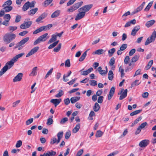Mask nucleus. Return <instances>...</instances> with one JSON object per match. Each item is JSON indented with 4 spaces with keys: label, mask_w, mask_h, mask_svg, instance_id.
I'll return each instance as SVG.
<instances>
[{
    "label": "nucleus",
    "mask_w": 156,
    "mask_h": 156,
    "mask_svg": "<svg viewBox=\"0 0 156 156\" xmlns=\"http://www.w3.org/2000/svg\"><path fill=\"white\" fill-rule=\"evenodd\" d=\"M53 70V68H51L48 71L45 76L44 78L45 79L47 78L52 73Z\"/></svg>",
    "instance_id": "obj_44"
},
{
    "label": "nucleus",
    "mask_w": 156,
    "mask_h": 156,
    "mask_svg": "<svg viewBox=\"0 0 156 156\" xmlns=\"http://www.w3.org/2000/svg\"><path fill=\"white\" fill-rule=\"evenodd\" d=\"M3 8L2 9L5 12H8L12 10V7L11 6H2Z\"/></svg>",
    "instance_id": "obj_19"
},
{
    "label": "nucleus",
    "mask_w": 156,
    "mask_h": 156,
    "mask_svg": "<svg viewBox=\"0 0 156 156\" xmlns=\"http://www.w3.org/2000/svg\"><path fill=\"white\" fill-rule=\"evenodd\" d=\"M124 90L123 89H122L118 94V95H121L119 98V99L120 100H122L127 96V90L126 89L123 91Z\"/></svg>",
    "instance_id": "obj_5"
},
{
    "label": "nucleus",
    "mask_w": 156,
    "mask_h": 156,
    "mask_svg": "<svg viewBox=\"0 0 156 156\" xmlns=\"http://www.w3.org/2000/svg\"><path fill=\"white\" fill-rule=\"evenodd\" d=\"M68 120V118L67 117L64 118L62 119L60 121V123L63 124L65 123Z\"/></svg>",
    "instance_id": "obj_53"
},
{
    "label": "nucleus",
    "mask_w": 156,
    "mask_h": 156,
    "mask_svg": "<svg viewBox=\"0 0 156 156\" xmlns=\"http://www.w3.org/2000/svg\"><path fill=\"white\" fill-rule=\"evenodd\" d=\"M65 66L67 67H69L70 66V63L69 59L66 60L65 62Z\"/></svg>",
    "instance_id": "obj_61"
},
{
    "label": "nucleus",
    "mask_w": 156,
    "mask_h": 156,
    "mask_svg": "<svg viewBox=\"0 0 156 156\" xmlns=\"http://www.w3.org/2000/svg\"><path fill=\"white\" fill-rule=\"evenodd\" d=\"M29 39V37H27L23 39L20 42L17 43L16 46L15 47V48H18L19 50L22 49L24 47V44L28 41Z\"/></svg>",
    "instance_id": "obj_3"
},
{
    "label": "nucleus",
    "mask_w": 156,
    "mask_h": 156,
    "mask_svg": "<svg viewBox=\"0 0 156 156\" xmlns=\"http://www.w3.org/2000/svg\"><path fill=\"white\" fill-rule=\"evenodd\" d=\"M47 16V13L45 12L43 13L36 20V22L38 23H39V22L45 18Z\"/></svg>",
    "instance_id": "obj_13"
},
{
    "label": "nucleus",
    "mask_w": 156,
    "mask_h": 156,
    "mask_svg": "<svg viewBox=\"0 0 156 156\" xmlns=\"http://www.w3.org/2000/svg\"><path fill=\"white\" fill-rule=\"evenodd\" d=\"M56 154L55 151L51 150L50 151H48L46 153H44V156H54Z\"/></svg>",
    "instance_id": "obj_17"
},
{
    "label": "nucleus",
    "mask_w": 156,
    "mask_h": 156,
    "mask_svg": "<svg viewBox=\"0 0 156 156\" xmlns=\"http://www.w3.org/2000/svg\"><path fill=\"white\" fill-rule=\"evenodd\" d=\"M48 34L47 33H46L39 37L42 42L45 41L49 37L47 36Z\"/></svg>",
    "instance_id": "obj_18"
},
{
    "label": "nucleus",
    "mask_w": 156,
    "mask_h": 156,
    "mask_svg": "<svg viewBox=\"0 0 156 156\" xmlns=\"http://www.w3.org/2000/svg\"><path fill=\"white\" fill-rule=\"evenodd\" d=\"M153 4V1L150 2L147 5L146 7L144 9V11H148L150 9L151 7L152 6Z\"/></svg>",
    "instance_id": "obj_39"
},
{
    "label": "nucleus",
    "mask_w": 156,
    "mask_h": 156,
    "mask_svg": "<svg viewBox=\"0 0 156 156\" xmlns=\"http://www.w3.org/2000/svg\"><path fill=\"white\" fill-rule=\"evenodd\" d=\"M12 4V1L11 0H9L5 2L2 5V6H10Z\"/></svg>",
    "instance_id": "obj_37"
},
{
    "label": "nucleus",
    "mask_w": 156,
    "mask_h": 156,
    "mask_svg": "<svg viewBox=\"0 0 156 156\" xmlns=\"http://www.w3.org/2000/svg\"><path fill=\"white\" fill-rule=\"evenodd\" d=\"M23 76L22 73H19L13 79V82H15L17 81H20L22 79Z\"/></svg>",
    "instance_id": "obj_12"
},
{
    "label": "nucleus",
    "mask_w": 156,
    "mask_h": 156,
    "mask_svg": "<svg viewBox=\"0 0 156 156\" xmlns=\"http://www.w3.org/2000/svg\"><path fill=\"white\" fill-rule=\"evenodd\" d=\"M78 13L76 15L75 17V20L76 21L80 20L84 18L85 16V14H84V12H83L81 10H80L79 9H78Z\"/></svg>",
    "instance_id": "obj_8"
},
{
    "label": "nucleus",
    "mask_w": 156,
    "mask_h": 156,
    "mask_svg": "<svg viewBox=\"0 0 156 156\" xmlns=\"http://www.w3.org/2000/svg\"><path fill=\"white\" fill-rule=\"evenodd\" d=\"M156 37V31L154 30L152 33L151 36L148 37L145 43V45H147L151 43L154 41Z\"/></svg>",
    "instance_id": "obj_4"
},
{
    "label": "nucleus",
    "mask_w": 156,
    "mask_h": 156,
    "mask_svg": "<svg viewBox=\"0 0 156 156\" xmlns=\"http://www.w3.org/2000/svg\"><path fill=\"white\" fill-rule=\"evenodd\" d=\"M33 121V118L27 120L26 122V124L27 125H28L32 123Z\"/></svg>",
    "instance_id": "obj_56"
},
{
    "label": "nucleus",
    "mask_w": 156,
    "mask_h": 156,
    "mask_svg": "<svg viewBox=\"0 0 156 156\" xmlns=\"http://www.w3.org/2000/svg\"><path fill=\"white\" fill-rule=\"evenodd\" d=\"M92 6L93 5L92 4L86 5L82 6L79 9L80 10H81L83 12H84V14H86V13L89 11L92 8Z\"/></svg>",
    "instance_id": "obj_6"
},
{
    "label": "nucleus",
    "mask_w": 156,
    "mask_h": 156,
    "mask_svg": "<svg viewBox=\"0 0 156 156\" xmlns=\"http://www.w3.org/2000/svg\"><path fill=\"white\" fill-rule=\"evenodd\" d=\"M57 39L56 35L55 34H53L51 35V38L49 40L48 42V44H50L54 41H55Z\"/></svg>",
    "instance_id": "obj_25"
},
{
    "label": "nucleus",
    "mask_w": 156,
    "mask_h": 156,
    "mask_svg": "<svg viewBox=\"0 0 156 156\" xmlns=\"http://www.w3.org/2000/svg\"><path fill=\"white\" fill-rule=\"evenodd\" d=\"M22 142L21 140H19L18 141L16 145V147L17 148H18L21 146L22 145Z\"/></svg>",
    "instance_id": "obj_51"
},
{
    "label": "nucleus",
    "mask_w": 156,
    "mask_h": 156,
    "mask_svg": "<svg viewBox=\"0 0 156 156\" xmlns=\"http://www.w3.org/2000/svg\"><path fill=\"white\" fill-rule=\"evenodd\" d=\"M149 141L148 140H144L140 142L139 146L141 147H146L149 143Z\"/></svg>",
    "instance_id": "obj_10"
},
{
    "label": "nucleus",
    "mask_w": 156,
    "mask_h": 156,
    "mask_svg": "<svg viewBox=\"0 0 156 156\" xmlns=\"http://www.w3.org/2000/svg\"><path fill=\"white\" fill-rule=\"evenodd\" d=\"M24 53H21L14 56L10 61L7 62L4 67L7 70L11 68L14 65V63L16 62L18 58L22 57L24 55Z\"/></svg>",
    "instance_id": "obj_1"
},
{
    "label": "nucleus",
    "mask_w": 156,
    "mask_h": 156,
    "mask_svg": "<svg viewBox=\"0 0 156 156\" xmlns=\"http://www.w3.org/2000/svg\"><path fill=\"white\" fill-rule=\"evenodd\" d=\"M62 46L61 43H59L57 47H55L53 49V51L55 52H58L61 49V47Z\"/></svg>",
    "instance_id": "obj_38"
},
{
    "label": "nucleus",
    "mask_w": 156,
    "mask_h": 156,
    "mask_svg": "<svg viewBox=\"0 0 156 156\" xmlns=\"http://www.w3.org/2000/svg\"><path fill=\"white\" fill-rule=\"evenodd\" d=\"M71 135V132L69 131H68L66 132L65 135V139H68L70 137Z\"/></svg>",
    "instance_id": "obj_57"
},
{
    "label": "nucleus",
    "mask_w": 156,
    "mask_h": 156,
    "mask_svg": "<svg viewBox=\"0 0 156 156\" xmlns=\"http://www.w3.org/2000/svg\"><path fill=\"white\" fill-rule=\"evenodd\" d=\"M30 2L28 1L27 2L23 5L22 8V10L23 11H25L27 10L29 8V4Z\"/></svg>",
    "instance_id": "obj_28"
},
{
    "label": "nucleus",
    "mask_w": 156,
    "mask_h": 156,
    "mask_svg": "<svg viewBox=\"0 0 156 156\" xmlns=\"http://www.w3.org/2000/svg\"><path fill=\"white\" fill-rule=\"evenodd\" d=\"M17 27L16 26H15V27L10 26V27H9L8 28V30L9 31H11V32H13L14 31L16 30L17 29Z\"/></svg>",
    "instance_id": "obj_47"
},
{
    "label": "nucleus",
    "mask_w": 156,
    "mask_h": 156,
    "mask_svg": "<svg viewBox=\"0 0 156 156\" xmlns=\"http://www.w3.org/2000/svg\"><path fill=\"white\" fill-rule=\"evenodd\" d=\"M83 152V149L79 150L77 153L76 156H80L81 155Z\"/></svg>",
    "instance_id": "obj_63"
},
{
    "label": "nucleus",
    "mask_w": 156,
    "mask_h": 156,
    "mask_svg": "<svg viewBox=\"0 0 156 156\" xmlns=\"http://www.w3.org/2000/svg\"><path fill=\"white\" fill-rule=\"evenodd\" d=\"M93 70L92 68L91 67L86 71H81V74L82 75H87L90 73Z\"/></svg>",
    "instance_id": "obj_16"
},
{
    "label": "nucleus",
    "mask_w": 156,
    "mask_h": 156,
    "mask_svg": "<svg viewBox=\"0 0 156 156\" xmlns=\"http://www.w3.org/2000/svg\"><path fill=\"white\" fill-rule=\"evenodd\" d=\"M52 27V25L51 24H48L46 26H43L41 27V28L43 31L46 30H49Z\"/></svg>",
    "instance_id": "obj_29"
},
{
    "label": "nucleus",
    "mask_w": 156,
    "mask_h": 156,
    "mask_svg": "<svg viewBox=\"0 0 156 156\" xmlns=\"http://www.w3.org/2000/svg\"><path fill=\"white\" fill-rule=\"evenodd\" d=\"M127 47V45L126 44H123L120 47V49L123 51L125 50Z\"/></svg>",
    "instance_id": "obj_55"
},
{
    "label": "nucleus",
    "mask_w": 156,
    "mask_h": 156,
    "mask_svg": "<svg viewBox=\"0 0 156 156\" xmlns=\"http://www.w3.org/2000/svg\"><path fill=\"white\" fill-rule=\"evenodd\" d=\"M83 4V2L81 1L73 5V7L75 10L77 9L80 7Z\"/></svg>",
    "instance_id": "obj_27"
},
{
    "label": "nucleus",
    "mask_w": 156,
    "mask_h": 156,
    "mask_svg": "<svg viewBox=\"0 0 156 156\" xmlns=\"http://www.w3.org/2000/svg\"><path fill=\"white\" fill-rule=\"evenodd\" d=\"M115 87H112L110 89L109 94L108 95V100H110L113 96L115 93Z\"/></svg>",
    "instance_id": "obj_11"
},
{
    "label": "nucleus",
    "mask_w": 156,
    "mask_h": 156,
    "mask_svg": "<svg viewBox=\"0 0 156 156\" xmlns=\"http://www.w3.org/2000/svg\"><path fill=\"white\" fill-rule=\"evenodd\" d=\"M4 18L5 19H6L7 20L9 21L11 18L10 15L9 14H7L5 15L4 16Z\"/></svg>",
    "instance_id": "obj_62"
},
{
    "label": "nucleus",
    "mask_w": 156,
    "mask_h": 156,
    "mask_svg": "<svg viewBox=\"0 0 156 156\" xmlns=\"http://www.w3.org/2000/svg\"><path fill=\"white\" fill-rule=\"evenodd\" d=\"M41 42H42V41L39 37L34 42L33 44L34 45H36Z\"/></svg>",
    "instance_id": "obj_50"
},
{
    "label": "nucleus",
    "mask_w": 156,
    "mask_h": 156,
    "mask_svg": "<svg viewBox=\"0 0 156 156\" xmlns=\"http://www.w3.org/2000/svg\"><path fill=\"white\" fill-rule=\"evenodd\" d=\"M108 79L110 80H112L113 78L114 74L112 70H110L108 74Z\"/></svg>",
    "instance_id": "obj_31"
},
{
    "label": "nucleus",
    "mask_w": 156,
    "mask_h": 156,
    "mask_svg": "<svg viewBox=\"0 0 156 156\" xmlns=\"http://www.w3.org/2000/svg\"><path fill=\"white\" fill-rule=\"evenodd\" d=\"M140 56L139 55H136L133 57L131 60V62H135L137 61L139 59Z\"/></svg>",
    "instance_id": "obj_34"
},
{
    "label": "nucleus",
    "mask_w": 156,
    "mask_h": 156,
    "mask_svg": "<svg viewBox=\"0 0 156 156\" xmlns=\"http://www.w3.org/2000/svg\"><path fill=\"white\" fill-rule=\"evenodd\" d=\"M145 4V2H144L139 6L136 9L134 13H135L141 11L143 9Z\"/></svg>",
    "instance_id": "obj_20"
},
{
    "label": "nucleus",
    "mask_w": 156,
    "mask_h": 156,
    "mask_svg": "<svg viewBox=\"0 0 156 156\" xmlns=\"http://www.w3.org/2000/svg\"><path fill=\"white\" fill-rule=\"evenodd\" d=\"M90 84L92 86H95L97 85V82L95 80H91L90 81Z\"/></svg>",
    "instance_id": "obj_52"
},
{
    "label": "nucleus",
    "mask_w": 156,
    "mask_h": 156,
    "mask_svg": "<svg viewBox=\"0 0 156 156\" xmlns=\"http://www.w3.org/2000/svg\"><path fill=\"white\" fill-rule=\"evenodd\" d=\"M16 37L15 34L13 33H7L3 36V40L6 44H8L14 40Z\"/></svg>",
    "instance_id": "obj_2"
},
{
    "label": "nucleus",
    "mask_w": 156,
    "mask_h": 156,
    "mask_svg": "<svg viewBox=\"0 0 156 156\" xmlns=\"http://www.w3.org/2000/svg\"><path fill=\"white\" fill-rule=\"evenodd\" d=\"M61 13L60 10H57L53 12L51 15V18H56L59 16Z\"/></svg>",
    "instance_id": "obj_15"
},
{
    "label": "nucleus",
    "mask_w": 156,
    "mask_h": 156,
    "mask_svg": "<svg viewBox=\"0 0 156 156\" xmlns=\"http://www.w3.org/2000/svg\"><path fill=\"white\" fill-rule=\"evenodd\" d=\"M53 122V120L51 118H48L47 121V124L48 125H50L52 124Z\"/></svg>",
    "instance_id": "obj_48"
},
{
    "label": "nucleus",
    "mask_w": 156,
    "mask_h": 156,
    "mask_svg": "<svg viewBox=\"0 0 156 156\" xmlns=\"http://www.w3.org/2000/svg\"><path fill=\"white\" fill-rule=\"evenodd\" d=\"M103 133L100 130H98L95 134V136L96 137H101L103 135Z\"/></svg>",
    "instance_id": "obj_43"
},
{
    "label": "nucleus",
    "mask_w": 156,
    "mask_h": 156,
    "mask_svg": "<svg viewBox=\"0 0 156 156\" xmlns=\"http://www.w3.org/2000/svg\"><path fill=\"white\" fill-rule=\"evenodd\" d=\"M80 128V125L79 123H78L76 125V126L73 129V133H76L79 131Z\"/></svg>",
    "instance_id": "obj_26"
},
{
    "label": "nucleus",
    "mask_w": 156,
    "mask_h": 156,
    "mask_svg": "<svg viewBox=\"0 0 156 156\" xmlns=\"http://www.w3.org/2000/svg\"><path fill=\"white\" fill-rule=\"evenodd\" d=\"M32 23L31 21H24V23L21 24L20 26V28L21 29H24L29 28Z\"/></svg>",
    "instance_id": "obj_7"
},
{
    "label": "nucleus",
    "mask_w": 156,
    "mask_h": 156,
    "mask_svg": "<svg viewBox=\"0 0 156 156\" xmlns=\"http://www.w3.org/2000/svg\"><path fill=\"white\" fill-rule=\"evenodd\" d=\"M142 111V109H140L137 110H136L132 112H131L130 115V116H132L137 114H138L140 113Z\"/></svg>",
    "instance_id": "obj_36"
},
{
    "label": "nucleus",
    "mask_w": 156,
    "mask_h": 156,
    "mask_svg": "<svg viewBox=\"0 0 156 156\" xmlns=\"http://www.w3.org/2000/svg\"><path fill=\"white\" fill-rule=\"evenodd\" d=\"M100 105L97 102L95 103L94 106L93 107V109L95 112H98L100 109Z\"/></svg>",
    "instance_id": "obj_33"
},
{
    "label": "nucleus",
    "mask_w": 156,
    "mask_h": 156,
    "mask_svg": "<svg viewBox=\"0 0 156 156\" xmlns=\"http://www.w3.org/2000/svg\"><path fill=\"white\" fill-rule=\"evenodd\" d=\"M105 51L106 50L102 49H98L95 51L93 54L95 55H100L103 54Z\"/></svg>",
    "instance_id": "obj_21"
},
{
    "label": "nucleus",
    "mask_w": 156,
    "mask_h": 156,
    "mask_svg": "<svg viewBox=\"0 0 156 156\" xmlns=\"http://www.w3.org/2000/svg\"><path fill=\"white\" fill-rule=\"evenodd\" d=\"M80 97H72L70 98V101L72 104H73L78 101L80 99Z\"/></svg>",
    "instance_id": "obj_23"
},
{
    "label": "nucleus",
    "mask_w": 156,
    "mask_h": 156,
    "mask_svg": "<svg viewBox=\"0 0 156 156\" xmlns=\"http://www.w3.org/2000/svg\"><path fill=\"white\" fill-rule=\"evenodd\" d=\"M103 98L104 97L103 96H100L98 97V102L99 103H101L103 101Z\"/></svg>",
    "instance_id": "obj_60"
},
{
    "label": "nucleus",
    "mask_w": 156,
    "mask_h": 156,
    "mask_svg": "<svg viewBox=\"0 0 156 156\" xmlns=\"http://www.w3.org/2000/svg\"><path fill=\"white\" fill-rule=\"evenodd\" d=\"M39 47L38 46L36 47L31 49L30 51L26 55V57H28L33 55L36 52L39 50Z\"/></svg>",
    "instance_id": "obj_9"
},
{
    "label": "nucleus",
    "mask_w": 156,
    "mask_h": 156,
    "mask_svg": "<svg viewBox=\"0 0 156 156\" xmlns=\"http://www.w3.org/2000/svg\"><path fill=\"white\" fill-rule=\"evenodd\" d=\"M28 33V32L27 31L25 30L19 33V35L20 36H23L27 34Z\"/></svg>",
    "instance_id": "obj_64"
},
{
    "label": "nucleus",
    "mask_w": 156,
    "mask_h": 156,
    "mask_svg": "<svg viewBox=\"0 0 156 156\" xmlns=\"http://www.w3.org/2000/svg\"><path fill=\"white\" fill-rule=\"evenodd\" d=\"M115 49L114 48H112L108 51V54L109 57H111L112 55L113 54L115 51Z\"/></svg>",
    "instance_id": "obj_35"
},
{
    "label": "nucleus",
    "mask_w": 156,
    "mask_h": 156,
    "mask_svg": "<svg viewBox=\"0 0 156 156\" xmlns=\"http://www.w3.org/2000/svg\"><path fill=\"white\" fill-rule=\"evenodd\" d=\"M37 67H35L32 69V72L30 74L31 76H35L37 75Z\"/></svg>",
    "instance_id": "obj_30"
},
{
    "label": "nucleus",
    "mask_w": 156,
    "mask_h": 156,
    "mask_svg": "<svg viewBox=\"0 0 156 156\" xmlns=\"http://www.w3.org/2000/svg\"><path fill=\"white\" fill-rule=\"evenodd\" d=\"M139 80H136L134 81L131 84V87H133L135 86H137L140 84L141 83V82H139Z\"/></svg>",
    "instance_id": "obj_45"
},
{
    "label": "nucleus",
    "mask_w": 156,
    "mask_h": 156,
    "mask_svg": "<svg viewBox=\"0 0 156 156\" xmlns=\"http://www.w3.org/2000/svg\"><path fill=\"white\" fill-rule=\"evenodd\" d=\"M119 71L121 73V77H123L125 73L124 72V70L123 67L122 66H120L119 69Z\"/></svg>",
    "instance_id": "obj_40"
},
{
    "label": "nucleus",
    "mask_w": 156,
    "mask_h": 156,
    "mask_svg": "<svg viewBox=\"0 0 156 156\" xmlns=\"http://www.w3.org/2000/svg\"><path fill=\"white\" fill-rule=\"evenodd\" d=\"M155 21L152 20L147 21L145 25L147 27H149L153 25L155 23Z\"/></svg>",
    "instance_id": "obj_24"
},
{
    "label": "nucleus",
    "mask_w": 156,
    "mask_h": 156,
    "mask_svg": "<svg viewBox=\"0 0 156 156\" xmlns=\"http://www.w3.org/2000/svg\"><path fill=\"white\" fill-rule=\"evenodd\" d=\"M115 63V58L114 57H112L111 58L109 62V65L110 66H112Z\"/></svg>",
    "instance_id": "obj_41"
},
{
    "label": "nucleus",
    "mask_w": 156,
    "mask_h": 156,
    "mask_svg": "<svg viewBox=\"0 0 156 156\" xmlns=\"http://www.w3.org/2000/svg\"><path fill=\"white\" fill-rule=\"evenodd\" d=\"M43 31V30H42V29L41 28V27H40L39 29L36 30L35 31H34V32L33 34H36L39 32H40L41 31Z\"/></svg>",
    "instance_id": "obj_58"
},
{
    "label": "nucleus",
    "mask_w": 156,
    "mask_h": 156,
    "mask_svg": "<svg viewBox=\"0 0 156 156\" xmlns=\"http://www.w3.org/2000/svg\"><path fill=\"white\" fill-rule=\"evenodd\" d=\"M130 58L129 56H126L124 59V62L125 64H127L129 61Z\"/></svg>",
    "instance_id": "obj_59"
},
{
    "label": "nucleus",
    "mask_w": 156,
    "mask_h": 156,
    "mask_svg": "<svg viewBox=\"0 0 156 156\" xmlns=\"http://www.w3.org/2000/svg\"><path fill=\"white\" fill-rule=\"evenodd\" d=\"M63 93L62 90H60L59 92L55 95V97L57 98H59L63 95Z\"/></svg>",
    "instance_id": "obj_46"
},
{
    "label": "nucleus",
    "mask_w": 156,
    "mask_h": 156,
    "mask_svg": "<svg viewBox=\"0 0 156 156\" xmlns=\"http://www.w3.org/2000/svg\"><path fill=\"white\" fill-rule=\"evenodd\" d=\"M87 51H85L82 55L81 57L79 59V61L80 62L83 61L86 58L87 55Z\"/></svg>",
    "instance_id": "obj_32"
},
{
    "label": "nucleus",
    "mask_w": 156,
    "mask_h": 156,
    "mask_svg": "<svg viewBox=\"0 0 156 156\" xmlns=\"http://www.w3.org/2000/svg\"><path fill=\"white\" fill-rule=\"evenodd\" d=\"M41 42H42V41L39 37L34 42L33 44L34 45H36Z\"/></svg>",
    "instance_id": "obj_49"
},
{
    "label": "nucleus",
    "mask_w": 156,
    "mask_h": 156,
    "mask_svg": "<svg viewBox=\"0 0 156 156\" xmlns=\"http://www.w3.org/2000/svg\"><path fill=\"white\" fill-rule=\"evenodd\" d=\"M61 99H52L50 102L52 103L55 105V107H56L61 102Z\"/></svg>",
    "instance_id": "obj_14"
},
{
    "label": "nucleus",
    "mask_w": 156,
    "mask_h": 156,
    "mask_svg": "<svg viewBox=\"0 0 156 156\" xmlns=\"http://www.w3.org/2000/svg\"><path fill=\"white\" fill-rule=\"evenodd\" d=\"M5 68L3 67L0 71V77L3 75L7 70Z\"/></svg>",
    "instance_id": "obj_54"
},
{
    "label": "nucleus",
    "mask_w": 156,
    "mask_h": 156,
    "mask_svg": "<svg viewBox=\"0 0 156 156\" xmlns=\"http://www.w3.org/2000/svg\"><path fill=\"white\" fill-rule=\"evenodd\" d=\"M53 1V0H46L44 3V6H46L49 5Z\"/></svg>",
    "instance_id": "obj_42"
},
{
    "label": "nucleus",
    "mask_w": 156,
    "mask_h": 156,
    "mask_svg": "<svg viewBox=\"0 0 156 156\" xmlns=\"http://www.w3.org/2000/svg\"><path fill=\"white\" fill-rule=\"evenodd\" d=\"M38 10V8H37L32 9L28 11V14L30 16H32Z\"/></svg>",
    "instance_id": "obj_22"
}]
</instances>
